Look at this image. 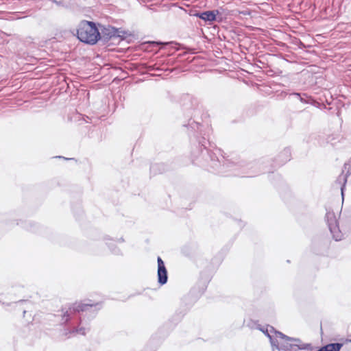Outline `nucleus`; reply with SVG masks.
Here are the masks:
<instances>
[{"instance_id":"f257e3e1","label":"nucleus","mask_w":351,"mask_h":351,"mask_svg":"<svg viewBox=\"0 0 351 351\" xmlns=\"http://www.w3.org/2000/svg\"><path fill=\"white\" fill-rule=\"evenodd\" d=\"M182 110L190 116L187 123H183L191 139V160L194 165L207 168L215 173L223 176H234L254 177L264 172L271 161L263 158L258 162H246L227 159L221 150L212 141L210 125H202L191 118L199 110L198 99L190 94H184L180 98Z\"/></svg>"},{"instance_id":"f03ea898","label":"nucleus","mask_w":351,"mask_h":351,"mask_svg":"<svg viewBox=\"0 0 351 351\" xmlns=\"http://www.w3.org/2000/svg\"><path fill=\"white\" fill-rule=\"evenodd\" d=\"M97 304H74L61 314V324L67 326L66 328L70 334L80 333L84 335L86 328L79 325L87 317L88 320L94 318L100 308Z\"/></svg>"},{"instance_id":"7ed1b4c3","label":"nucleus","mask_w":351,"mask_h":351,"mask_svg":"<svg viewBox=\"0 0 351 351\" xmlns=\"http://www.w3.org/2000/svg\"><path fill=\"white\" fill-rule=\"evenodd\" d=\"M271 331L274 332L269 336L273 351H298L311 348V343H304L299 338L289 337L274 327H271Z\"/></svg>"},{"instance_id":"20e7f679","label":"nucleus","mask_w":351,"mask_h":351,"mask_svg":"<svg viewBox=\"0 0 351 351\" xmlns=\"http://www.w3.org/2000/svg\"><path fill=\"white\" fill-rule=\"evenodd\" d=\"M77 37L80 41L93 45L99 40L100 32L95 22L82 21L77 29Z\"/></svg>"},{"instance_id":"39448f33","label":"nucleus","mask_w":351,"mask_h":351,"mask_svg":"<svg viewBox=\"0 0 351 351\" xmlns=\"http://www.w3.org/2000/svg\"><path fill=\"white\" fill-rule=\"evenodd\" d=\"M325 219L332 238L336 241H341L343 234L339 229L338 220L334 212L328 211L326 214Z\"/></svg>"},{"instance_id":"423d86ee","label":"nucleus","mask_w":351,"mask_h":351,"mask_svg":"<svg viewBox=\"0 0 351 351\" xmlns=\"http://www.w3.org/2000/svg\"><path fill=\"white\" fill-rule=\"evenodd\" d=\"M219 14L218 10H207L199 12L197 10L191 11V16H196L208 24H211L214 21H221V18H219L217 15Z\"/></svg>"},{"instance_id":"0eeeda50","label":"nucleus","mask_w":351,"mask_h":351,"mask_svg":"<svg viewBox=\"0 0 351 351\" xmlns=\"http://www.w3.org/2000/svg\"><path fill=\"white\" fill-rule=\"evenodd\" d=\"M291 158V152L289 147H285L282 152L279 153L277 158H275L270 164L272 168L280 167L289 161Z\"/></svg>"},{"instance_id":"6e6552de","label":"nucleus","mask_w":351,"mask_h":351,"mask_svg":"<svg viewBox=\"0 0 351 351\" xmlns=\"http://www.w3.org/2000/svg\"><path fill=\"white\" fill-rule=\"evenodd\" d=\"M158 269L157 276L158 282L160 285H164L167 282L168 280V273L165 267V263L162 259L158 256L157 258Z\"/></svg>"},{"instance_id":"1a4fd4ad","label":"nucleus","mask_w":351,"mask_h":351,"mask_svg":"<svg viewBox=\"0 0 351 351\" xmlns=\"http://www.w3.org/2000/svg\"><path fill=\"white\" fill-rule=\"evenodd\" d=\"M210 275L206 273H201L200 278L197 285L192 289L194 294L196 293V289L198 288L197 295H202L206 291L207 286L210 280Z\"/></svg>"},{"instance_id":"9d476101","label":"nucleus","mask_w":351,"mask_h":351,"mask_svg":"<svg viewBox=\"0 0 351 351\" xmlns=\"http://www.w3.org/2000/svg\"><path fill=\"white\" fill-rule=\"evenodd\" d=\"M100 38L99 40L104 43H108L109 40L115 38L114 35L117 30L114 27L111 25L104 26L100 25Z\"/></svg>"},{"instance_id":"9b49d317","label":"nucleus","mask_w":351,"mask_h":351,"mask_svg":"<svg viewBox=\"0 0 351 351\" xmlns=\"http://www.w3.org/2000/svg\"><path fill=\"white\" fill-rule=\"evenodd\" d=\"M290 95L298 96V99L303 104H308L314 106H317L318 105V103L311 96L308 95L306 93L293 92Z\"/></svg>"},{"instance_id":"f8f14e48","label":"nucleus","mask_w":351,"mask_h":351,"mask_svg":"<svg viewBox=\"0 0 351 351\" xmlns=\"http://www.w3.org/2000/svg\"><path fill=\"white\" fill-rule=\"evenodd\" d=\"M342 346L341 343H330L319 348L317 351H340Z\"/></svg>"},{"instance_id":"ddd939ff","label":"nucleus","mask_w":351,"mask_h":351,"mask_svg":"<svg viewBox=\"0 0 351 351\" xmlns=\"http://www.w3.org/2000/svg\"><path fill=\"white\" fill-rule=\"evenodd\" d=\"M347 178H348V175L347 174L344 175L343 171L342 173L339 176V177L337 178V179L335 182L336 184H338L339 185H340V189H341V196H342L343 199V197H344V189L346 187V184L347 182Z\"/></svg>"},{"instance_id":"4468645a","label":"nucleus","mask_w":351,"mask_h":351,"mask_svg":"<svg viewBox=\"0 0 351 351\" xmlns=\"http://www.w3.org/2000/svg\"><path fill=\"white\" fill-rule=\"evenodd\" d=\"M165 171V165L163 163H156L150 166V173L152 175L162 173Z\"/></svg>"},{"instance_id":"2eb2a0df","label":"nucleus","mask_w":351,"mask_h":351,"mask_svg":"<svg viewBox=\"0 0 351 351\" xmlns=\"http://www.w3.org/2000/svg\"><path fill=\"white\" fill-rule=\"evenodd\" d=\"M21 223L22 227L32 232H36L38 228L37 224L31 221H21Z\"/></svg>"},{"instance_id":"dca6fc26","label":"nucleus","mask_w":351,"mask_h":351,"mask_svg":"<svg viewBox=\"0 0 351 351\" xmlns=\"http://www.w3.org/2000/svg\"><path fill=\"white\" fill-rule=\"evenodd\" d=\"M110 252L117 256H122L123 253L120 248H119L114 243L108 242L106 243Z\"/></svg>"},{"instance_id":"f3484780","label":"nucleus","mask_w":351,"mask_h":351,"mask_svg":"<svg viewBox=\"0 0 351 351\" xmlns=\"http://www.w3.org/2000/svg\"><path fill=\"white\" fill-rule=\"evenodd\" d=\"M115 29L117 30L116 34L114 35L115 38H120L121 39H124L126 38L128 35H129L128 32L123 30L121 28L115 27Z\"/></svg>"},{"instance_id":"a211bd4d","label":"nucleus","mask_w":351,"mask_h":351,"mask_svg":"<svg viewBox=\"0 0 351 351\" xmlns=\"http://www.w3.org/2000/svg\"><path fill=\"white\" fill-rule=\"evenodd\" d=\"M271 326L269 327V329L267 328L265 331L264 330H261L269 339V336L271 337V335H274V332L271 331Z\"/></svg>"},{"instance_id":"6ab92c4d","label":"nucleus","mask_w":351,"mask_h":351,"mask_svg":"<svg viewBox=\"0 0 351 351\" xmlns=\"http://www.w3.org/2000/svg\"><path fill=\"white\" fill-rule=\"evenodd\" d=\"M184 313H176V317H177V318L176 319V321L179 322L181 320V319L184 317Z\"/></svg>"},{"instance_id":"aec40b11","label":"nucleus","mask_w":351,"mask_h":351,"mask_svg":"<svg viewBox=\"0 0 351 351\" xmlns=\"http://www.w3.org/2000/svg\"><path fill=\"white\" fill-rule=\"evenodd\" d=\"M17 304H23V303H25V304H30V302L28 301V300H19L16 302Z\"/></svg>"},{"instance_id":"412c9836","label":"nucleus","mask_w":351,"mask_h":351,"mask_svg":"<svg viewBox=\"0 0 351 351\" xmlns=\"http://www.w3.org/2000/svg\"><path fill=\"white\" fill-rule=\"evenodd\" d=\"M346 343H351V334H348L345 341Z\"/></svg>"},{"instance_id":"4be33fe9","label":"nucleus","mask_w":351,"mask_h":351,"mask_svg":"<svg viewBox=\"0 0 351 351\" xmlns=\"http://www.w3.org/2000/svg\"><path fill=\"white\" fill-rule=\"evenodd\" d=\"M313 350H314V348L312 346V345L311 344V348L309 349H302L301 350L314 351Z\"/></svg>"},{"instance_id":"5701e85b","label":"nucleus","mask_w":351,"mask_h":351,"mask_svg":"<svg viewBox=\"0 0 351 351\" xmlns=\"http://www.w3.org/2000/svg\"><path fill=\"white\" fill-rule=\"evenodd\" d=\"M117 241L121 243L124 242V239L123 237H121L117 240Z\"/></svg>"},{"instance_id":"b1692460","label":"nucleus","mask_w":351,"mask_h":351,"mask_svg":"<svg viewBox=\"0 0 351 351\" xmlns=\"http://www.w3.org/2000/svg\"><path fill=\"white\" fill-rule=\"evenodd\" d=\"M58 158H62L65 160H71L72 158H64V157H62V156H58Z\"/></svg>"},{"instance_id":"393cba45","label":"nucleus","mask_w":351,"mask_h":351,"mask_svg":"<svg viewBox=\"0 0 351 351\" xmlns=\"http://www.w3.org/2000/svg\"><path fill=\"white\" fill-rule=\"evenodd\" d=\"M239 223H240V224H239V226H243V224L242 221H239Z\"/></svg>"},{"instance_id":"a878e982","label":"nucleus","mask_w":351,"mask_h":351,"mask_svg":"<svg viewBox=\"0 0 351 351\" xmlns=\"http://www.w3.org/2000/svg\"><path fill=\"white\" fill-rule=\"evenodd\" d=\"M26 312H27V311H26V310H25V309H24V310H23V316H25V314L26 313Z\"/></svg>"},{"instance_id":"bb28decb","label":"nucleus","mask_w":351,"mask_h":351,"mask_svg":"<svg viewBox=\"0 0 351 351\" xmlns=\"http://www.w3.org/2000/svg\"><path fill=\"white\" fill-rule=\"evenodd\" d=\"M346 164L344 165V168L346 169Z\"/></svg>"}]
</instances>
